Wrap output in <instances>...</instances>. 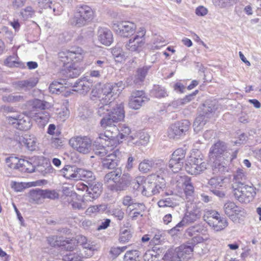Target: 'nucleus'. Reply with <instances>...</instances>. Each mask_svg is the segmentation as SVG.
<instances>
[{"mask_svg":"<svg viewBox=\"0 0 261 261\" xmlns=\"http://www.w3.org/2000/svg\"><path fill=\"white\" fill-rule=\"evenodd\" d=\"M167 170H163L160 174H151L145 177L138 176L136 178L137 188L142 194L146 196L155 195L163 191L165 188V177Z\"/></svg>","mask_w":261,"mask_h":261,"instance_id":"f257e3e1","label":"nucleus"},{"mask_svg":"<svg viewBox=\"0 0 261 261\" xmlns=\"http://www.w3.org/2000/svg\"><path fill=\"white\" fill-rule=\"evenodd\" d=\"M98 114L103 116L100 122V126L103 128L115 127V123L123 120L124 117L123 105L121 103L110 102L98 108Z\"/></svg>","mask_w":261,"mask_h":261,"instance_id":"f03ea898","label":"nucleus"},{"mask_svg":"<svg viewBox=\"0 0 261 261\" xmlns=\"http://www.w3.org/2000/svg\"><path fill=\"white\" fill-rule=\"evenodd\" d=\"M118 131L119 133L116 137L113 136L112 133L109 130L99 133L96 142L105 144L108 147H112L111 149H112L122 143L123 140L127 141L128 143H131L137 137L135 135V132H132L129 127L126 124L120 125Z\"/></svg>","mask_w":261,"mask_h":261,"instance_id":"7ed1b4c3","label":"nucleus"},{"mask_svg":"<svg viewBox=\"0 0 261 261\" xmlns=\"http://www.w3.org/2000/svg\"><path fill=\"white\" fill-rule=\"evenodd\" d=\"M84 51L81 48H72L70 50L60 52V60L63 63L65 70L68 71L69 76L75 77L81 73L82 68L80 62L83 59Z\"/></svg>","mask_w":261,"mask_h":261,"instance_id":"20e7f679","label":"nucleus"},{"mask_svg":"<svg viewBox=\"0 0 261 261\" xmlns=\"http://www.w3.org/2000/svg\"><path fill=\"white\" fill-rule=\"evenodd\" d=\"M207 163L204 160L201 152L198 150H193L187 159L186 170L190 174L197 175L204 171Z\"/></svg>","mask_w":261,"mask_h":261,"instance_id":"39448f33","label":"nucleus"},{"mask_svg":"<svg viewBox=\"0 0 261 261\" xmlns=\"http://www.w3.org/2000/svg\"><path fill=\"white\" fill-rule=\"evenodd\" d=\"M193 251V246L182 244L175 249L168 250L163 258L167 261H187L192 257Z\"/></svg>","mask_w":261,"mask_h":261,"instance_id":"423d86ee","label":"nucleus"},{"mask_svg":"<svg viewBox=\"0 0 261 261\" xmlns=\"http://www.w3.org/2000/svg\"><path fill=\"white\" fill-rule=\"evenodd\" d=\"M101 145L100 150L96 151V154L101 157H105L102 159V164L104 168L107 169L115 168L119 164L122 154L121 152L118 150L116 149L112 153H108V150L106 147H108L105 144L100 143Z\"/></svg>","mask_w":261,"mask_h":261,"instance_id":"0eeeda50","label":"nucleus"},{"mask_svg":"<svg viewBox=\"0 0 261 261\" xmlns=\"http://www.w3.org/2000/svg\"><path fill=\"white\" fill-rule=\"evenodd\" d=\"M93 16V11L90 7L81 6L76 8L73 17L71 19V23L76 27H81L90 21Z\"/></svg>","mask_w":261,"mask_h":261,"instance_id":"6e6552de","label":"nucleus"},{"mask_svg":"<svg viewBox=\"0 0 261 261\" xmlns=\"http://www.w3.org/2000/svg\"><path fill=\"white\" fill-rule=\"evenodd\" d=\"M203 219L215 231H221L228 226L226 219L221 217L215 211H206L203 215Z\"/></svg>","mask_w":261,"mask_h":261,"instance_id":"1a4fd4ad","label":"nucleus"},{"mask_svg":"<svg viewBox=\"0 0 261 261\" xmlns=\"http://www.w3.org/2000/svg\"><path fill=\"white\" fill-rule=\"evenodd\" d=\"M232 190L234 197L241 203H249L256 194L255 187L246 185L233 188Z\"/></svg>","mask_w":261,"mask_h":261,"instance_id":"9d476101","label":"nucleus"},{"mask_svg":"<svg viewBox=\"0 0 261 261\" xmlns=\"http://www.w3.org/2000/svg\"><path fill=\"white\" fill-rule=\"evenodd\" d=\"M146 29L140 27L134 37L130 38L125 44L126 48L130 51L139 52L145 42Z\"/></svg>","mask_w":261,"mask_h":261,"instance_id":"9b49d317","label":"nucleus"},{"mask_svg":"<svg viewBox=\"0 0 261 261\" xmlns=\"http://www.w3.org/2000/svg\"><path fill=\"white\" fill-rule=\"evenodd\" d=\"M69 145L75 150L84 154L89 152L92 149V141L87 136H77L69 140Z\"/></svg>","mask_w":261,"mask_h":261,"instance_id":"f8f14e48","label":"nucleus"},{"mask_svg":"<svg viewBox=\"0 0 261 261\" xmlns=\"http://www.w3.org/2000/svg\"><path fill=\"white\" fill-rule=\"evenodd\" d=\"M112 27L114 31L124 37H128L135 32L137 27L135 23L131 21H113Z\"/></svg>","mask_w":261,"mask_h":261,"instance_id":"ddd939ff","label":"nucleus"},{"mask_svg":"<svg viewBox=\"0 0 261 261\" xmlns=\"http://www.w3.org/2000/svg\"><path fill=\"white\" fill-rule=\"evenodd\" d=\"M138 168L140 172L144 173H147L151 169H153L155 172L153 174L160 175L163 170H167L166 165L162 160H158L155 162H153L151 160H144L139 164Z\"/></svg>","mask_w":261,"mask_h":261,"instance_id":"4468645a","label":"nucleus"},{"mask_svg":"<svg viewBox=\"0 0 261 261\" xmlns=\"http://www.w3.org/2000/svg\"><path fill=\"white\" fill-rule=\"evenodd\" d=\"M223 210L225 214L233 222H238L245 215L244 210L231 201L224 204Z\"/></svg>","mask_w":261,"mask_h":261,"instance_id":"2eb2a0df","label":"nucleus"},{"mask_svg":"<svg viewBox=\"0 0 261 261\" xmlns=\"http://www.w3.org/2000/svg\"><path fill=\"white\" fill-rule=\"evenodd\" d=\"M189 127L190 123L187 120L176 122L169 127L168 135L170 138H178L185 135Z\"/></svg>","mask_w":261,"mask_h":261,"instance_id":"dca6fc26","label":"nucleus"},{"mask_svg":"<svg viewBox=\"0 0 261 261\" xmlns=\"http://www.w3.org/2000/svg\"><path fill=\"white\" fill-rule=\"evenodd\" d=\"M176 179V186L178 193L182 194L184 192L187 196L191 195L194 192V187L190 177L186 175H177Z\"/></svg>","mask_w":261,"mask_h":261,"instance_id":"f3484780","label":"nucleus"},{"mask_svg":"<svg viewBox=\"0 0 261 261\" xmlns=\"http://www.w3.org/2000/svg\"><path fill=\"white\" fill-rule=\"evenodd\" d=\"M30 117V113L29 116L24 114H21L16 116H9L7 119L9 123L12 124L16 123L19 129L27 130L32 126Z\"/></svg>","mask_w":261,"mask_h":261,"instance_id":"a211bd4d","label":"nucleus"},{"mask_svg":"<svg viewBox=\"0 0 261 261\" xmlns=\"http://www.w3.org/2000/svg\"><path fill=\"white\" fill-rule=\"evenodd\" d=\"M124 88L122 82H119L117 83L111 85L107 84L103 85V93L108 98V103L112 102L113 97L118 95Z\"/></svg>","mask_w":261,"mask_h":261,"instance_id":"6ab92c4d","label":"nucleus"},{"mask_svg":"<svg viewBox=\"0 0 261 261\" xmlns=\"http://www.w3.org/2000/svg\"><path fill=\"white\" fill-rule=\"evenodd\" d=\"M148 100V98L145 95L143 91H136L132 94L129 106L133 109L138 110Z\"/></svg>","mask_w":261,"mask_h":261,"instance_id":"aec40b11","label":"nucleus"},{"mask_svg":"<svg viewBox=\"0 0 261 261\" xmlns=\"http://www.w3.org/2000/svg\"><path fill=\"white\" fill-rule=\"evenodd\" d=\"M33 160L34 162H37L36 170L40 172L43 175L52 173L54 171V169L50 164L49 160L44 156L35 157Z\"/></svg>","mask_w":261,"mask_h":261,"instance_id":"412c9836","label":"nucleus"},{"mask_svg":"<svg viewBox=\"0 0 261 261\" xmlns=\"http://www.w3.org/2000/svg\"><path fill=\"white\" fill-rule=\"evenodd\" d=\"M98 41L102 44L109 46L113 42V36L112 32L106 28H99L97 31Z\"/></svg>","mask_w":261,"mask_h":261,"instance_id":"4be33fe9","label":"nucleus"},{"mask_svg":"<svg viewBox=\"0 0 261 261\" xmlns=\"http://www.w3.org/2000/svg\"><path fill=\"white\" fill-rule=\"evenodd\" d=\"M121 172L120 169H117L107 174L105 177V182L112 190L115 189L116 186L120 181Z\"/></svg>","mask_w":261,"mask_h":261,"instance_id":"5701e85b","label":"nucleus"},{"mask_svg":"<svg viewBox=\"0 0 261 261\" xmlns=\"http://www.w3.org/2000/svg\"><path fill=\"white\" fill-rule=\"evenodd\" d=\"M200 216L201 211L200 209L197 207L193 206V209L187 212L180 221L185 226L190 223L197 221L200 218Z\"/></svg>","mask_w":261,"mask_h":261,"instance_id":"b1692460","label":"nucleus"},{"mask_svg":"<svg viewBox=\"0 0 261 261\" xmlns=\"http://www.w3.org/2000/svg\"><path fill=\"white\" fill-rule=\"evenodd\" d=\"M103 86L101 85H96L92 90L91 93V98L93 100H96L98 98L103 105L109 104L108 103V98L106 97V94L103 93Z\"/></svg>","mask_w":261,"mask_h":261,"instance_id":"393cba45","label":"nucleus"},{"mask_svg":"<svg viewBox=\"0 0 261 261\" xmlns=\"http://www.w3.org/2000/svg\"><path fill=\"white\" fill-rule=\"evenodd\" d=\"M79 168L74 166L66 165L61 171L62 175L66 179L77 180L79 177Z\"/></svg>","mask_w":261,"mask_h":261,"instance_id":"a878e982","label":"nucleus"},{"mask_svg":"<svg viewBox=\"0 0 261 261\" xmlns=\"http://www.w3.org/2000/svg\"><path fill=\"white\" fill-rule=\"evenodd\" d=\"M20 141L30 150L34 151L38 148L37 139L33 135H25Z\"/></svg>","mask_w":261,"mask_h":261,"instance_id":"bb28decb","label":"nucleus"},{"mask_svg":"<svg viewBox=\"0 0 261 261\" xmlns=\"http://www.w3.org/2000/svg\"><path fill=\"white\" fill-rule=\"evenodd\" d=\"M33 157L29 160L21 159L20 161V166L19 170L21 172L32 173L34 172L36 169L37 162L34 161L33 159L35 158Z\"/></svg>","mask_w":261,"mask_h":261,"instance_id":"cd10ccee","label":"nucleus"},{"mask_svg":"<svg viewBox=\"0 0 261 261\" xmlns=\"http://www.w3.org/2000/svg\"><path fill=\"white\" fill-rule=\"evenodd\" d=\"M122 204L127 206L128 210L134 211L135 210L144 211L145 210L144 205L142 203H136L133 199L129 196L124 197L122 199Z\"/></svg>","mask_w":261,"mask_h":261,"instance_id":"c85d7f7f","label":"nucleus"},{"mask_svg":"<svg viewBox=\"0 0 261 261\" xmlns=\"http://www.w3.org/2000/svg\"><path fill=\"white\" fill-rule=\"evenodd\" d=\"M246 179V175L244 170L242 169H238L233 174L232 183V188H235L244 185L243 181Z\"/></svg>","mask_w":261,"mask_h":261,"instance_id":"c756f323","label":"nucleus"},{"mask_svg":"<svg viewBox=\"0 0 261 261\" xmlns=\"http://www.w3.org/2000/svg\"><path fill=\"white\" fill-rule=\"evenodd\" d=\"M76 240L78 244L82 245L84 248L87 249L89 253L86 254V257L91 256L93 254V252L96 250L95 246L87 242V238L83 236H78L76 237Z\"/></svg>","mask_w":261,"mask_h":261,"instance_id":"7c9ffc66","label":"nucleus"},{"mask_svg":"<svg viewBox=\"0 0 261 261\" xmlns=\"http://www.w3.org/2000/svg\"><path fill=\"white\" fill-rule=\"evenodd\" d=\"M135 135L137 136L135 140L131 143L137 146H146L149 140V136L144 132H135Z\"/></svg>","mask_w":261,"mask_h":261,"instance_id":"2f4dec72","label":"nucleus"},{"mask_svg":"<svg viewBox=\"0 0 261 261\" xmlns=\"http://www.w3.org/2000/svg\"><path fill=\"white\" fill-rule=\"evenodd\" d=\"M30 116L34 118V120L40 127H44L47 123L49 120V114L46 112L35 113V115L30 113Z\"/></svg>","mask_w":261,"mask_h":261,"instance_id":"473e14b6","label":"nucleus"},{"mask_svg":"<svg viewBox=\"0 0 261 261\" xmlns=\"http://www.w3.org/2000/svg\"><path fill=\"white\" fill-rule=\"evenodd\" d=\"M37 181L33 182H16L12 181L11 182V187L16 192H21L25 188L35 187L37 185Z\"/></svg>","mask_w":261,"mask_h":261,"instance_id":"72a5a7b5","label":"nucleus"},{"mask_svg":"<svg viewBox=\"0 0 261 261\" xmlns=\"http://www.w3.org/2000/svg\"><path fill=\"white\" fill-rule=\"evenodd\" d=\"M101 192V185L98 182L92 184L89 187L87 192L88 195L92 199L97 198Z\"/></svg>","mask_w":261,"mask_h":261,"instance_id":"f704fd0d","label":"nucleus"},{"mask_svg":"<svg viewBox=\"0 0 261 261\" xmlns=\"http://www.w3.org/2000/svg\"><path fill=\"white\" fill-rule=\"evenodd\" d=\"M141 252L137 249L127 251L123 256V261H140Z\"/></svg>","mask_w":261,"mask_h":261,"instance_id":"c9c22d12","label":"nucleus"},{"mask_svg":"<svg viewBox=\"0 0 261 261\" xmlns=\"http://www.w3.org/2000/svg\"><path fill=\"white\" fill-rule=\"evenodd\" d=\"M161 252V250L157 247H152L145 253L143 258L144 261H154L155 259Z\"/></svg>","mask_w":261,"mask_h":261,"instance_id":"e433bc0d","label":"nucleus"},{"mask_svg":"<svg viewBox=\"0 0 261 261\" xmlns=\"http://www.w3.org/2000/svg\"><path fill=\"white\" fill-rule=\"evenodd\" d=\"M112 53L115 61L122 62L124 61L128 57L127 54L124 52L122 49L118 47H115L112 49Z\"/></svg>","mask_w":261,"mask_h":261,"instance_id":"4c0bfd02","label":"nucleus"},{"mask_svg":"<svg viewBox=\"0 0 261 261\" xmlns=\"http://www.w3.org/2000/svg\"><path fill=\"white\" fill-rule=\"evenodd\" d=\"M30 198L36 203H41L44 199L43 190L36 189L31 190L30 192Z\"/></svg>","mask_w":261,"mask_h":261,"instance_id":"58836bf2","label":"nucleus"},{"mask_svg":"<svg viewBox=\"0 0 261 261\" xmlns=\"http://www.w3.org/2000/svg\"><path fill=\"white\" fill-rule=\"evenodd\" d=\"M209 240L210 236L207 232V230H206V231H204V232H201L200 234L193 236L191 240L192 246H194L196 244L204 242Z\"/></svg>","mask_w":261,"mask_h":261,"instance_id":"ea45409f","label":"nucleus"},{"mask_svg":"<svg viewBox=\"0 0 261 261\" xmlns=\"http://www.w3.org/2000/svg\"><path fill=\"white\" fill-rule=\"evenodd\" d=\"M236 157V155H235L232 158H231L230 161H226L225 162H223L221 157H220L219 159H217L213 163V167L215 170L218 169V170L221 172H224L227 168V165L228 163L233 160L234 158Z\"/></svg>","mask_w":261,"mask_h":261,"instance_id":"a19ab883","label":"nucleus"},{"mask_svg":"<svg viewBox=\"0 0 261 261\" xmlns=\"http://www.w3.org/2000/svg\"><path fill=\"white\" fill-rule=\"evenodd\" d=\"M29 105L34 109H39L41 110H45L50 108L51 105L44 101H42L38 99H35L30 100Z\"/></svg>","mask_w":261,"mask_h":261,"instance_id":"79ce46f5","label":"nucleus"},{"mask_svg":"<svg viewBox=\"0 0 261 261\" xmlns=\"http://www.w3.org/2000/svg\"><path fill=\"white\" fill-rule=\"evenodd\" d=\"M206 230L207 229L203 225L197 224L189 227L186 232L189 236L193 237L206 231Z\"/></svg>","mask_w":261,"mask_h":261,"instance_id":"37998d69","label":"nucleus"},{"mask_svg":"<svg viewBox=\"0 0 261 261\" xmlns=\"http://www.w3.org/2000/svg\"><path fill=\"white\" fill-rule=\"evenodd\" d=\"M4 64L9 67H18L21 65L19 58L16 54L8 57L4 61Z\"/></svg>","mask_w":261,"mask_h":261,"instance_id":"c03bdc74","label":"nucleus"},{"mask_svg":"<svg viewBox=\"0 0 261 261\" xmlns=\"http://www.w3.org/2000/svg\"><path fill=\"white\" fill-rule=\"evenodd\" d=\"M21 161V159L17 157L10 156L6 159V163L7 166L10 168L19 170Z\"/></svg>","mask_w":261,"mask_h":261,"instance_id":"a18cd8bd","label":"nucleus"},{"mask_svg":"<svg viewBox=\"0 0 261 261\" xmlns=\"http://www.w3.org/2000/svg\"><path fill=\"white\" fill-rule=\"evenodd\" d=\"M78 85L79 87L82 88H78L77 89L73 90V91L79 92L82 94H85L90 90L92 86V83L89 80H83L78 83Z\"/></svg>","mask_w":261,"mask_h":261,"instance_id":"49530a36","label":"nucleus"},{"mask_svg":"<svg viewBox=\"0 0 261 261\" xmlns=\"http://www.w3.org/2000/svg\"><path fill=\"white\" fill-rule=\"evenodd\" d=\"M225 146L223 143L218 142L212 146L210 150V153L214 154L216 157L219 154H221L225 150Z\"/></svg>","mask_w":261,"mask_h":261,"instance_id":"de8ad7c7","label":"nucleus"},{"mask_svg":"<svg viewBox=\"0 0 261 261\" xmlns=\"http://www.w3.org/2000/svg\"><path fill=\"white\" fill-rule=\"evenodd\" d=\"M107 208V206L103 204L99 205H93L89 207L86 211V214L88 215H91L92 214H96L98 213H101L105 211Z\"/></svg>","mask_w":261,"mask_h":261,"instance_id":"09e8293b","label":"nucleus"},{"mask_svg":"<svg viewBox=\"0 0 261 261\" xmlns=\"http://www.w3.org/2000/svg\"><path fill=\"white\" fill-rule=\"evenodd\" d=\"M77 175H79V177L77 178V180H92L93 178V173L89 170H85L84 169L79 168Z\"/></svg>","mask_w":261,"mask_h":261,"instance_id":"8fccbe9b","label":"nucleus"},{"mask_svg":"<svg viewBox=\"0 0 261 261\" xmlns=\"http://www.w3.org/2000/svg\"><path fill=\"white\" fill-rule=\"evenodd\" d=\"M151 94L155 97H165L168 95V93L164 88L159 86H155L151 91Z\"/></svg>","mask_w":261,"mask_h":261,"instance_id":"3c124183","label":"nucleus"},{"mask_svg":"<svg viewBox=\"0 0 261 261\" xmlns=\"http://www.w3.org/2000/svg\"><path fill=\"white\" fill-rule=\"evenodd\" d=\"M49 89L51 93L58 94L62 92L65 88L61 83L55 81L50 85Z\"/></svg>","mask_w":261,"mask_h":261,"instance_id":"603ef678","label":"nucleus"},{"mask_svg":"<svg viewBox=\"0 0 261 261\" xmlns=\"http://www.w3.org/2000/svg\"><path fill=\"white\" fill-rule=\"evenodd\" d=\"M205 122L204 116H198L193 124L194 131L198 133L201 130L205 125Z\"/></svg>","mask_w":261,"mask_h":261,"instance_id":"864d4df0","label":"nucleus"},{"mask_svg":"<svg viewBox=\"0 0 261 261\" xmlns=\"http://www.w3.org/2000/svg\"><path fill=\"white\" fill-rule=\"evenodd\" d=\"M158 206L160 207H172L177 205V203L171 198H166L160 200L158 202Z\"/></svg>","mask_w":261,"mask_h":261,"instance_id":"5fc2aeb1","label":"nucleus"},{"mask_svg":"<svg viewBox=\"0 0 261 261\" xmlns=\"http://www.w3.org/2000/svg\"><path fill=\"white\" fill-rule=\"evenodd\" d=\"M186 154L185 150L182 148H178L172 154L170 160H174L175 161L182 162Z\"/></svg>","mask_w":261,"mask_h":261,"instance_id":"6e6d98bb","label":"nucleus"},{"mask_svg":"<svg viewBox=\"0 0 261 261\" xmlns=\"http://www.w3.org/2000/svg\"><path fill=\"white\" fill-rule=\"evenodd\" d=\"M183 166V162L175 161L174 160H170L169 167L173 173H177L180 170Z\"/></svg>","mask_w":261,"mask_h":261,"instance_id":"4d7b16f0","label":"nucleus"},{"mask_svg":"<svg viewBox=\"0 0 261 261\" xmlns=\"http://www.w3.org/2000/svg\"><path fill=\"white\" fill-rule=\"evenodd\" d=\"M148 69L146 67H143L138 69L136 74V79L135 82L136 84L139 83L140 82H142L144 79L145 76L147 74Z\"/></svg>","mask_w":261,"mask_h":261,"instance_id":"13d9d810","label":"nucleus"},{"mask_svg":"<svg viewBox=\"0 0 261 261\" xmlns=\"http://www.w3.org/2000/svg\"><path fill=\"white\" fill-rule=\"evenodd\" d=\"M224 180V179L221 177H215L211 178L208 181V184L214 188H219L222 187Z\"/></svg>","mask_w":261,"mask_h":261,"instance_id":"bf43d9fd","label":"nucleus"},{"mask_svg":"<svg viewBox=\"0 0 261 261\" xmlns=\"http://www.w3.org/2000/svg\"><path fill=\"white\" fill-rule=\"evenodd\" d=\"M83 256L75 253H69L63 257L65 261H82Z\"/></svg>","mask_w":261,"mask_h":261,"instance_id":"052dcab7","label":"nucleus"},{"mask_svg":"<svg viewBox=\"0 0 261 261\" xmlns=\"http://www.w3.org/2000/svg\"><path fill=\"white\" fill-rule=\"evenodd\" d=\"M35 11L31 7H27L21 11V15L24 19L31 18L34 15Z\"/></svg>","mask_w":261,"mask_h":261,"instance_id":"680f3d73","label":"nucleus"},{"mask_svg":"<svg viewBox=\"0 0 261 261\" xmlns=\"http://www.w3.org/2000/svg\"><path fill=\"white\" fill-rule=\"evenodd\" d=\"M132 238V234L127 229L122 231L120 234L119 241L121 243H125L127 242Z\"/></svg>","mask_w":261,"mask_h":261,"instance_id":"e2e57ef3","label":"nucleus"},{"mask_svg":"<svg viewBox=\"0 0 261 261\" xmlns=\"http://www.w3.org/2000/svg\"><path fill=\"white\" fill-rule=\"evenodd\" d=\"M110 213L112 216L119 220H122L124 216V213L120 207L113 209Z\"/></svg>","mask_w":261,"mask_h":261,"instance_id":"0e129e2a","label":"nucleus"},{"mask_svg":"<svg viewBox=\"0 0 261 261\" xmlns=\"http://www.w3.org/2000/svg\"><path fill=\"white\" fill-rule=\"evenodd\" d=\"M126 248V246L112 247L110 250V253L113 258H116L122 252H124Z\"/></svg>","mask_w":261,"mask_h":261,"instance_id":"69168bd1","label":"nucleus"},{"mask_svg":"<svg viewBox=\"0 0 261 261\" xmlns=\"http://www.w3.org/2000/svg\"><path fill=\"white\" fill-rule=\"evenodd\" d=\"M56 113L60 118L65 119L69 115V110L65 106H62L60 110L58 108L57 109Z\"/></svg>","mask_w":261,"mask_h":261,"instance_id":"338daca9","label":"nucleus"},{"mask_svg":"<svg viewBox=\"0 0 261 261\" xmlns=\"http://www.w3.org/2000/svg\"><path fill=\"white\" fill-rule=\"evenodd\" d=\"M208 12V9L203 6H199L196 8L195 10V14L200 17L206 16Z\"/></svg>","mask_w":261,"mask_h":261,"instance_id":"774afa93","label":"nucleus"}]
</instances>
